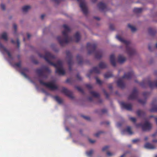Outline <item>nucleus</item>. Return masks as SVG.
Wrapping results in <instances>:
<instances>
[{
    "label": "nucleus",
    "instance_id": "obj_1",
    "mask_svg": "<svg viewBox=\"0 0 157 157\" xmlns=\"http://www.w3.org/2000/svg\"><path fill=\"white\" fill-rule=\"evenodd\" d=\"M38 55L41 58H42L50 64L54 66L56 68V73L59 75H64L65 74V71L63 68V63L61 61L58 60L56 63L51 61L50 59H53L56 58L55 56L49 52H46L45 55L39 53Z\"/></svg>",
    "mask_w": 157,
    "mask_h": 157
},
{
    "label": "nucleus",
    "instance_id": "obj_2",
    "mask_svg": "<svg viewBox=\"0 0 157 157\" xmlns=\"http://www.w3.org/2000/svg\"><path fill=\"white\" fill-rule=\"evenodd\" d=\"M63 27L64 29V30L62 32V33L63 35L64 36L65 38H64L60 36L57 37V40L61 46H63L64 44H67L73 41L72 37L68 36L67 33L70 30L69 27L66 25H64Z\"/></svg>",
    "mask_w": 157,
    "mask_h": 157
},
{
    "label": "nucleus",
    "instance_id": "obj_3",
    "mask_svg": "<svg viewBox=\"0 0 157 157\" xmlns=\"http://www.w3.org/2000/svg\"><path fill=\"white\" fill-rule=\"evenodd\" d=\"M97 44H91L88 43L87 44V48L89 54L95 53V57L96 59H100L102 56V53L101 51H96Z\"/></svg>",
    "mask_w": 157,
    "mask_h": 157
},
{
    "label": "nucleus",
    "instance_id": "obj_4",
    "mask_svg": "<svg viewBox=\"0 0 157 157\" xmlns=\"http://www.w3.org/2000/svg\"><path fill=\"white\" fill-rule=\"evenodd\" d=\"M116 37L119 41L126 45V51L127 53L129 56H132L135 53L136 51L135 49L131 48L129 46L130 44L129 41L124 40L120 36L118 35L116 36Z\"/></svg>",
    "mask_w": 157,
    "mask_h": 157
},
{
    "label": "nucleus",
    "instance_id": "obj_5",
    "mask_svg": "<svg viewBox=\"0 0 157 157\" xmlns=\"http://www.w3.org/2000/svg\"><path fill=\"white\" fill-rule=\"evenodd\" d=\"M36 71L40 77L45 78H48V75L51 72L50 70L46 66L44 67L41 68L37 69Z\"/></svg>",
    "mask_w": 157,
    "mask_h": 157
},
{
    "label": "nucleus",
    "instance_id": "obj_6",
    "mask_svg": "<svg viewBox=\"0 0 157 157\" xmlns=\"http://www.w3.org/2000/svg\"><path fill=\"white\" fill-rule=\"evenodd\" d=\"M39 81L40 84L52 90H55L58 89V87L53 83L44 82L41 79H39Z\"/></svg>",
    "mask_w": 157,
    "mask_h": 157
},
{
    "label": "nucleus",
    "instance_id": "obj_7",
    "mask_svg": "<svg viewBox=\"0 0 157 157\" xmlns=\"http://www.w3.org/2000/svg\"><path fill=\"white\" fill-rule=\"evenodd\" d=\"M66 54L67 58L68 59V64L69 66V70L71 71L72 70L71 66L73 63L72 60V56L71 54L69 51H67L66 52Z\"/></svg>",
    "mask_w": 157,
    "mask_h": 157
},
{
    "label": "nucleus",
    "instance_id": "obj_8",
    "mask_svg": "<svg viewBox=\"0 0 157 157\" xmlns=\"http://www.w3.org/2000/svg\"><path fill=\"white\" fill-rule=\"evenodd\" d=\"M80 3V7L83 13L85 15L87 13V8L84 3V0H77Z\"/></svg>",
    "mask_w": 157,
    "mask_h": 157
},
{
    "label": "nucleus",
    "instance_id": "obj_9",
    "mask_svg": "<svg viewBox=\"0 0 157 157\" xmlns=\"http://www.w3.org/2000/svg\"><path fill=\"white\" fill-rule=\"evenodd\" d=\"M61 91L70 98L73 99L74 98L72 92L71 91L68 90L66 88L64 87H62Z\"/></svg>",
    "mask_w": 157,
    "mask_h": 157
},
{
    "label": "nucleus",
    "instance_id": "obj_10",
    "mask_svg": "<svg viewBox=\"0 0 157 157\" xmlns=\"http://www.w3.org/2000/svg\"><path fill=\"white\" fill-rule=\"evenodd\" d=\"M139 125L142 126V130L144 131L150 130L151 127V124L147 121H145L144 123L142 125L141 124H140Z\"/></svg>",
    "mask_w": 157,
    "mask_h": 157
},
{
    "label": "nucleus",
    "instance_id": "obj_11",
    "mask_svg": "<svg viewBox=\"0 0 157 157\" xmlns=\"http://www.w3.org/2000/svg\"><path fill=\"white\" fill-rule=\"evenodd\" d=\"M138 95V91L136 88H134L131 94L128 97V99L129 100L135 99L137 98Z\"/></svg>",
    "mask_w": 157,
    "mask_h": 157
},
{
    "label": "nucleus",
    "instance_id": "obj_12",
    "mask_svg": "<svg viewBox=\"0 0 157 157\" xmlns=\"http://www.w3.org/2000/svg\"><path fill=\"white\" fill-rule=\"evenodd\" d=\"M120 105L121 108L128 110H131L132 109V105L130 103H127L124 102H121Z\"/></svg>",
    "mask_w": 157,
    "mask_h": 157
},
{
    "label": "nucleus",
    "instance_id": "obj_13",
    "mask_svg": "<svg viewBox=\"0 0 157 157\" xmlns=\"http://www.w3.org/2000/svg\"><path fill=\"white\" fill-rule=\"evenodd\" d=\"M0 50L1 51L3 50L4 52L6 53L8 55L9 58L11 59H13L12 56L10 52L8 50H7L6 48L3 46L2 44H1L0 42Z\"/></svg>",
    "mask_w": 157,
    "mask_h": 157
},
{
    "label": "nucleus",
    "instance_id": "obj_14",
    "mask_svg": "<svg viewBox=\"0 0 157 157\" xmlns=\"http://www.w3.org/2000/svg\"><path fill=\"white\" fill-rule=\"evenodd\" d=\"M89 72V73L87 75V76L88 78H90L91 74L93 73L99 74L100 73V71L99 69L97 67H94L92 69L90 70Z\"/></svg>",
    "mask_w": 157,
    "mask_h": 157
},
{
    "label": "nucleus",
    "instance_id": "obj_15",
    "mask_svg": "<svg viewBox=\"0 0 157 157\" xmlns=\"http://www.w3.org/2000/svg\"><path fill=\"white\" fill-rule=\"evenodd\" d=\"M151 105L153 106L152 108L149 110V111L151 112H157V104L156 103V101H153Z\"/></svg>",
    "mask_w": 157,
    "mask_h": 157
},
{
    "label": "nucleus",
    "instance_id": "obj_16",
    "mask_svg": "<svg viewBox=\"0 0 157 157\" xmlns=\"http://www.w3.org/2000/svg\"><path fill=\"white\" fill-rule=\"evenodd\" d=\"M134 76V73L132 71H130L127 73H125L122 77V78L130 79L132 78Z\"/></svg>",
    "mask_w": 157,
    "mask_h": 157
},
{
    "label": "nucleus",
    "instance_id": "obj_17",
    "mask_svg": "<svg viewBox=\"0 0 157 157\" xmlns=\"http://www.w3.org/2000/svg\"><path fill=\"white\" fill-rule=\"evenodd\" d=\"M147 83L151 88H153L155 87H157V81L152 82L150 80H149L147 81Z\"/></svg>",
    "mask_w": 157,
    "mask_h": 157
},
{
    "label": "nucleus",
    "instance_id": "obj_18",
    "mask_svg": "<svg viewBox=\"0 0 157 157\" xmlns=\"http://www.w3.org/2000/svg\"><path fill=\"white\" fill-rule=\"evenodd\" d=\"M29 70L27 68H22L20 71L21 74L23 75L25 78H28V76L25 73L26 72H28Z\"/></svg>",
    "mask_w": 157,
    "mask_h": 157
},
{
    "label": "nucleus",
    "instance_id": "obj_19",
    "mask_svg": "<svg viewBox=\"0 0 157 157\" xmlns=\"http://www.w3.org/2000/svg\"><path fill=\"white\" fill-rule=\"evenodd\" d=\"M117 86L123 89L125 86V84L124 82L121 79H119L117 82Z\"/></svg>",
    "mask_w": 157,
    "mask_h": 157
},
{
    "label": "nucleus",
    "instance_id": "obj_20",
    "mask_svg": "<svg viewBox=\"0 0 157 157\" xmlns=\"http://www.w3.org/2000/svg\"><path fill=\"white\" fill-rule=\"evenodd\" d=\"M110 60L112 65L114 67L116 66V62L115 61V56L114 54H112L110 56Z\"/></svg>",
    "mask_w": 157,
    "mask_h": 157
},
{
    "label": "nucleus",
    "instance_id": "obj_21",
    "mask_svg": "<svg viewBox=\"0 0 157 157\" xmlns=\"http://www.w3.org/2000/svg\"><path fill=\"white\" fill-rule=\"evenodd\" d=\"M125 132H127L129 135H131L133 134V132L131 130L130 126H128L126 129H124L122 131V133L124 134Z\"/></svg>",
    "mask_w": 157,
    "mask_h": 157
},
{
    "label": "nucleus",
    "instance_id": "obj_22",
    "mask_svg": "<svg viewBox=\"0 0 157 157\" xmlns=\"http://www.w3.org/2000/svg\"><path fill=\"white\" fill-rule=\"evenodd\" d=\"M145 148L150 149H154L155 148V146L148 143H146L144 145Z\"/></svg>",
    "mask_w": 157,
    "mask_h": 157
},
{
    "label": "nucleus",
    "instance_id": "obj_23",
    "mask_svg": "<svg viewBox=\"0 0 157 157\" xmlns=\"http://www.w3.org/2000/svg\"><path fill=\"white\" fill-rule=\"evenodd\" d=\"M126 60L125 58L123 57L121 55H119L118 57V62L120 63H123Z\"/></svg>",
    "mask_w": 157,
    "mask_h": 157
},
{
    "label": "nucleus",
    "instance_id": "obj_24",
    "mask_svg": "<svg viewBox=\"0 0 157 157\" xmlns=\"http://www.w3.org/2000/svg\"><path fill=\"white\" fill-rule=\"evenodd\" d=\"M98 7L99 9L103 10L106 8V5L102 2L99 3L98 5Z\"/></svg>",
    "mask_w": 157,
    "mask_h": 157
},
{
    "label": "nucleus",
    "instance_id": "obj_25",
    "mask_svg": "<svg viewBox=\"0 0 157 157\" xmlns=\"http://www.w3.org/2000/svg\"><path fill=\"white\" fill-rule=\"evenodd\" d=\"M76 58L78 61V64L80 65H82L83 62L82 58V56L78 55L77 56Z\"/></svg>",
    "mask_w": 157,
    "mask_h": 157
},
{
    "label": "nucleus",
    "instance_id": "obj_26",
    "mask_svg": "<svg viewBox=\"0 0 157 157\" xmlns=\"http://www.w3.org/2000/svg\"><path fill=\"white\" fill-rule=\"evenodd\" d=\"M74 37L75 39V42L76 43L78 42L80 39V36L79 33L77 32L74 36Z\"/></svg>",
    "mask_w": 157,
    "mask_h": 157
},
{
    "label": "nucleus",
    "instance_id": "obj_27",
    "mask_svg": "<svg viewBox=\"0 0 157 157\" xmlns=\"http://www.w3.org/2000/svg\"><path fill=\"white\" fill-rule=\"evenodd\" d=\"M99 67L101 69H104L107 67L106 64L103 62H100L99 64Z\"/></svg>",
    "mask_w": 157,
    "mask_h": 157
},
{
    "label": "nucleus",
    "instance_id": "obj_28",
    "mask_svg": "<svg viewBox=\"0 0 157 157\" xmlns=\"http://www.w3.org/2000/svg\"><path fill=\"white\" fill-rule=\"evenodd\" d=\"M94 150L91 149L89 151H86V154L87 156L89 157H92V155L94 153Z\"/></svg>",
    "mask_w": 157,
    "mask_h": 157
},
{
    "label": "nucleus",
    "instance_id": "obj_29",
    "mask_svg": "<svg viewBox=\"0 0 157 157\" xmlns=\"http://www.w3.org/2000/svg\"><path fill=\"white\" fill-rule=\"evenodd\" d=\"M142 8H135L133 10V11L136 13H139L142 12Z\"/></svg>",
    "mask_w": 157,
    "mask_h": 157
},
{
    "label": "nucleus",
    "instance_id": "obj_30",
    "mask_svg": "<svg viewBox=\"0 0 157 157\" xmlns=\"http://www.w3.org/2000/svg\"><path fill=\"white\" fill-rule=\"evenodd\" d=\"M31 6H23L22 8V11L23 12H27L30 9Z\"/></svg>",
    "mask_w": 157,
    "mask_h": 157
},
{
    "label": "nucleus",
    "instance_id": "obj_31",
    "mask_svg": "<svg viewBox=\"0 0 157 157\" xmlns=\"http://www.w3.org/2000/svg\"><path fill=\"white\" fill-rule=\"evenodd\" d=\"M148 33L151 35H155L156 33L155 30L153 29L149 28L148 29Z\"/></svg>",
    "mask_w": 157,
    "mask_h": 157
},
{
    "label": "nucleus",
    "instance_id": "obj_32",
    "mask_svg": "<svg viewBox=\"0 0 157 157\" xmlns=\"http://www.w3.org/2000/svg\"><path fill=\"white\" fill-rule=\"evenodd\" d=\"M113 75L111 72H107L104 75L105 78H109L112 77Z\"/></svg>",
    "mask_w": 157,
    "mask_h": 157
},
{
    "label": "nucleus",
    "instance_id": "obj_33",
    "mask_svg": "<svg viewBox=\"0 0 157 157\" xmlns=\"http://www.w3.org/2000/svg\"><path fill=\"white\" fill-rule=\"evenodd\" d=\"M90 94L91 95L95 97H98L99 96V94L94 91H90Z\"/></svg>",
    "mask_w": 157,
    "mask_h": 157
},
{
    "label": "nucleus",
    "instance_id": "obj_34",
    "mask_svg": "<svg viewBox=\"0 0 157 157\" xmlns=\"http://www.w3.org/2000/svg\"><path fill=\"white\" fill-rule=\"evenodd\" d=\"M136 113L138 116H141L142 115H144L145 114V113L143 111L139 110H138L136 112Z\"/></svg>",
    "mask_w": 157,
    "mask_h": 157
},
{
    "label": "nucleus",
    "instance_id": "obj_35",
    "mask_svg": "<svg viewBox=\"0 0 157 157\" xmlns=\"http://www.w3.org/2000/svg\"><path fill=\"white\" fill-rule=\"evenodd\" d=\"M55 99L59 103L61 104L62 102V99L58 96H56L54 97Z\"/></svg>",
    "mask_w": 157,
    "mask_h": 157
},
{
    "label": "nucleus",
    "instance_id": "obj_36",
    "mask_svg": "<svg viewBox=\"0 0 157 157\" xmlns=\"http://www.w3.org/2000/svg\"><path fill=\"white\" fill-rule=\"evenodd\" d=\"M1 38L4 39L5 41L7 40V34L6 33L4 32L1 35Z\"/></svg>",
    "mask_w": 157,
    "mask_h": 157
},
{
    "label": "nucleus",
    "instance_id": "obj_37",
    "mask_svg": "<svg viewBox=\"0 0 157 157\" xmlns=\"http://www.w3.org/2000/svg\"><path fill=\"white\" fill-rule=\"evenodd\" d=\"M128 26L129 28L131 29V30L132 32H134L136 30V28L132 26L130 24H128Z\"/></svg>",
    "mask_w": 157,
    "mask_h": 157
},
{
    "label": "nucleus",
    "instance_id": "obj_38",
    "mask_svg": "<svg viewBox=\"0 0 157 157\" xmlns=\"http://www.w3.org/2000/svg\"><path fill=\"white\" fill-rule=\"evenodd\" d=\"M75 88L80 92L82 94H84V91L80 87L76 86Z\"/></svg>",
    "mask_w": 157,
    "mask_h": 157
},
{
    "label": "nucleus",
    "instance_id": "obj_39",
    "mask_svg": "<svg viewBox=\"0 0 157 157\" xmlns=\"http://www.w3.org/2000/svg\"><path fill=\"white\" fill-rule=\"evenodd\" d=\"M21 62L20 61H19L18 63H15L14 64V66L15 67L20 68L21 67Z\"/></svg>",
    "mask_w": 157,
    "mask_h": 157
},
{
    "label": "nucleus",
    "instance_id": "obj_40",
    "mask_svg": "<svg viewBox=\"0 0 157 157\" xmlns=\"http://www.w3.org/2000/svg\"><path fill=\"white\" fill-rule=\"evenodd\" d=\"M103 91L104 92L105 95L106 96V98H108L109 97V94L104 89H103Z\"/></svg>",
    "mask_w": 157,
    "mask_h": 157
},
{
    "label": "nucleus",
    "instance_id": "obj_41",
    "mask_svg": "<svg viewBox=\"0 0 157 157\" xmlns=\"http://www.w3.org/2000/svg\"><path fill=\"white\" fill-rule=\"evenodd\" d=\"M138 102L140 103V104H141L142 105L144 104H145V103L146 102V100H143L140 99L138 100Z\"/></svg>",
    "mask_w": 157,
    "mask_h": 157
},
{
    "label": "nucleus",
    "instance_id": "obj_42",
    "mask_svg": "<svg viewBox=\"0 0 157 157\" xmlns=\"http://www.w3.org/2000/svg\"><path fill=\"white\" fill-rule=\"evenodd\" d=\"M109 147L108 146H105L102 149V151H107Z\"/></svg>",
    "mask_w": 157,
    "mask_h": 157
},
{
    "label": "nucleus",
    "instance_id": "obj_43",
    "mask_svg": "<svg viewBox=\"0 0 157 157\" xmlns=\"http://www.w3.org/2000/svg\"><path fill=\"white\" fill-rule=\"evenodd\" d=\"M95 79L96 80L97 83L98 84L100 85L102 84V82L97 77H95Z\"/></svg>",
    "mask_w": 157,
    "mask_h": 157
},
{
    "label": "nucleus",
    "instance_id": "obj_44",
    "mask_svg": "<svg viewBox=\"0 0 157 157\" xmlns=\"http://www.w3.org/2000/svg\"><path fill=\"white\" fill-rule=\"evenodd\" d=\"M82 117L85 120L88 121H90V118L89 117L85 116H82Z\"/></svg>",
    "mask_w": 157,
    "mask_h": 157
},
{
    "label": "nucleus",
    "instance_id": "obj_45",
    "mask_svg": "<svg viewBox=\"0 0 157 157\" xmlns=\"http://www.w3.org/2000/svg\"><path fill=\"white\" fill-rule=\"evenodd\" d=\"M86 86L89 90H91L92 88V86L90 84H87L86 85Z\"/></svg>",
    "mask_w": 157,
    "mask_h": 157
},
{
    "label": "nucleus",
    "instance_id": "obj_46",
    "mask_svg": "<svg viewBox=\"0 0 157 157\" xmlns=\"http://www.w3.org/2000/svg\"><path fill=\"white\" fill-rule=\"evenodd\" d=\"M140 141V140L138 139H134L132 140V142L133 143H136L137 142H139Z\"/></svg>",
    "mask_w": 157,
    "mask_h": 157
},
{
    "label": "nucleus",
    "instance_id": "obj_47",
    "mask_svg": "<svg viewBox=\"0 0 157 157\" xmlns=\"http://www.w3.org/2000/svg\"><path fill=\"white\" fill-rule=\"evenodd\" d=\"M130 120L133 122H136V118L133 117H131L130 118Z\"/></svg>",
    "mask_w": 157,
    "mask_h": 157
},
{
    "label": "nucleus",
    "instance_id": "obj_48",
    "mask_svg": "<svg viewBox=\"0 0 157 157\" xmlns=\"http://www.w3.org/2000/svg\"><path fill=\"white\" fill-rule=\"evenodd\" d=\"M114 26L113 25L111 24L109 25V29L111 30L114 29Z\"/></svg>",
    "mask_w": 157,
    "mask_h": 157
},
{
    "label": "nucleus",
    "instance_id": "obj_49",
    "mask_svg": "<svg viewBox=\"0 0 157 157\" xmlns=\"http://www.w3.org/2000/svg\"><path fill=\"white\" fill-rule=\"evenodd\" d=\"M76 78L78 80L80 81L82 80V78L78 74H77L76 75Z\"/></svg>",
    "mask_w": 157,
    "mask_h": 157
},
{
    "label": "nucleus",
    "instance_id": "obj_50",
    "mask_svg": "<svg viewBox=\"0 0 157 157\" xmlns=\"http://www.w3.org/2000/svg\"><path fill=\"white\" fill-rule=\"evenodd\" d=\"M149 93L147 92H144L143 93V95L144 97L146 98L147 96L148 95Z\"/></svg>",
    "mask_w": 157,
    "mask_h": 157
},
{
    "label": "nucleus",
    "instance_id": "obj_51",
    "mask_svg": "<svg viewBox=\"0 0 157 157\" xmlns=\"http://www.w3.org/2000/svg\"><path fill=\"white\" fill-rule=\"evenodd\" d=\"M1 7L2 9L3 10H5L6 7H5V6L4 4H1Z\"/></svg>",
    "mask_w": 157,
    "mask_h": 157
},
{
    "label": "nucleus",
    "instance_id": "obj_52",
    "mask_svg": "<svg viewBox=\"0 0 157 157\" xmlns=\"http://www.w3.org/2000/svg\"><path fill=\"white\" fill-rule=\"evenodd\" d=\"M102 132H99L94 134V136L96 137H98L100 133H102Z\"/></svg>",
    "mask_w": 157,
    "mask_h": 157
},
{
    "label": "nucleus",
    "instance_id": "obj_53",
    "mask_svg": "<svg viewBox=\"0 0 157 157\" xmlns=\"http://www.w3.org/2000/svg\"><path fill=\"white\" fill-rule=\"evenodd\" d=\"M107 155L108 156H110L113 155V153L109 151L107 152Z\"/></svg>",
    "mask_w": 157,
    "mask_h": 157
},
{
    "label": "nucleus",
    "instance_id": "obj_54",
    "mask_svg": "<svg viewBox=\"0 0 157 157\" xmlns=\"http://www.w3.org/2000/svg\"><path fill=\"white\" fill-rule=\"evenodd\" d=\"M55 3L58 4L60 2V0H52Z\"/></svg>",
    "mask_w": 157,
    "mask_h": 157
},
{
    "label": "nucleus",
    "instance_id": "obj_55",
    "mask_svg": "<svg viewBox=\"0 0 157 157\" xmlns=\"http://www.w3.org/2000/svg\"><path fill=\"white\" fill-rule=\"evenodd\" d=\"M13 28L14 29L15 31V32L16 31L17 29V26L16 24H13Z\"/></svg>",
    "mask_w": 157,
    "mask_h": 157
},
{
    "label": "nucleus",
    "instance_id": "obj_56",
    "mask_svg": "<svg viewBox=\"0 0 157 157\" xmlns=\"http://www.w3.org/2000/svg\"><path fill=\"white\" fill-rule=\"evenodd\" d=\"M17 46L18 48H19L20 47V41L19 39H17Z\"/></svg>",
    "mask_w": 157,
    "mask_h": 157
},
{
    "label": "nucleus",
    "instance_id": "obj_57",
    "mask_svg": "<svg viewBox=\"0 0 157 157\" xmlns=\"http://www.w3.org/2000/svg\"><path fill=\"white\" fill-rule=\"evenodd\" d=\"M108 87L110 90H112L113 88V86L112 84H109V85Z\"/></svg>",
    "mask_w": 157,
    "mask_h": 157
},
{
    "label": "nucleus",
    "instance_id": "obj_58",
    "mask_svg": "<svg viewBox=\"0 0 157 157\" xmlns=\"http://www.w3.org/2000/svg\"><path fill=\"white\" fill-rule=\"evenodd\" d=\"M89 141L91 144H93L95 142V140H91L90 139H89Z\"/></svg>",
    "mask_w": 157,
    "mask_h": 157
},
{
    "label": "nucleus",
    "instance_id": "obj_59",
    "mask_svg": "<svg viewBox=\"0 0 157 157\" xmlns=\"http://www.w3.org/2000/svg\"><path fill=\"white\" fill-rule=\"evenodd\" d=\"M107 110L106 109H104L101 110V112L103 113H105L107 112Z\"/></svg>",
    "mask_w": 157,
    "mask_h": 157
},
{
    "label": "nucleus",
    "instance_id": "obj_60",
    "mask_svg": "<svg viewBox=\"0 0 157 157\" xmlns=\"http://www.w3.org/2000/svg\"><path fill=\"white\" fill-rule=\"evenodd\" d=\"M121 125H122V124H121V123H120V122L117 123V127H120L121 126Z\"/></svg>",
    "mask_w": 157,
    "mask_h": 157
},
{
    "label": "nucleus",
    "instance_id": "obj_61",
    "mask_svg": "<svg viewBox=\"0 0 157 157\" xmlns=\"http://www.w3.org/2000/svg\"><path fill=\"white\" fill-rule=\"evenodd\" d=\"M88 99L89 101H92L93 98L92 97H89L88 98Z\"/></svg>",
    "mask_w": 157,
    "mask_h": 157
},
{
    "label": "nucleus",
    "instance_id": "obj_62",
    "mask_svg": "<svg viewBox=\"0 0 157 157\" xmlns=\"http://www.w3.org/2000/svg\"><path fill=\"white\" fill-rule=\"evenodd\" d=\"M45 16V15L44 14H42L41 15V18L42 20L43 19L44 17Z\"/></svg>",
    "mask_w": 157,
    "mask_h": 157
},
{
    "label": "nucleus",
    "instance_id": "obj_63",
    "mask_svg": "<svg viewBox=\"0 0 157 157\" xmlns=\"http://www.w3.org/2000/svg\"><path fill=\"white\" fill-rule=\"evenodd\" d=\"M71 81V79L70 78H68L66 80V82L67 83H69Z\"/></svg>",
    "mask_w": 157,
    "mask_h": 157
},
{
    "label": "nucleus",
    "instance_id": "obj_64",
    "mask_svg": "<svg viewBox=\"0 0 157 157\" xmlns=\"http://www.w3.org/2000/svg\"><path fill=\"white\" fill-rule=\"evenodd\" d=\"M27 36L28 38L29 39L30 38L31 36L28 33L27 34Z\"/></svg>",
    "mask_w": 157,
    "mask_h": 157
}]
</instances>
